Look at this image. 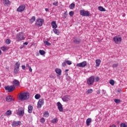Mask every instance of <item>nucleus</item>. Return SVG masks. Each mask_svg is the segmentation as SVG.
Returning a JSON list of instances; mask_svg holds the SVG:
<instances>
[{
    "mask_svg": "<svg viewBox=\"0 0 127 127\" xmlns=\"http://www.w3.org/2000/svg\"><path fill=\"white\" fill-rule=\"evenodd\" d=\"M29 93L28 92H24L23 93L21 94L19 98L22 101H25V100H28V98H29Z\"/></svg>",
    "mask_w": 127,
    "mask_h": 127,
    "instance_id": "f257e3e1",
    "label": "nucleus"
},
{
    "mask_svg": "<svg viewBox=\"0 0 127 127\" xmlns=\"http://www.w3.org/2000/svg\"><path fill=\"white\" fill-rule=\"evenodd\" d=\"M16 38L17 41H22V40H24L25 39V36L24 35V33L23 32H19L17 34Z\"/></svg>",
    "mask_w": 127,
    "mask_h": 127,
    "instance_id": "f03ea898",
    "label": "nucleus"
},
{
    "mask_svg": "<svg viewBox=\"0 0 127 127\" xmlns=\"http://www.w3.org/2000/svg\"><path fill=\"white\" fill-rule=\"evenodd\" d=\"M95 82V76L92 75L90 76L87 81V84H88V86H92L94 84V82Z\"/></svg>",
    "mask_w": 127,
    "mask_h": 127,
    "instance_id": "7ed1b4c3",
    "label": "nucleus"
},
{
    "mask_svg": "<svg viewBox=\"0 0 127 127\" xmlns=\"http://www.w3.org/2000/svg\"><path fill=\"white\" fill-rule=\"evenodd\" d=\"M113 40L116 44H119L122 42V37L120 35L116 36L114 37Z\"/></svg>",
    "mask_w": 127,
    "mask_h": 127,
    "instance_id": "20e7f679",
    "label": "nucleus"
},
{
    "mask_svg": "<svg viewBox=\"0 0 127 127\" xmlns=\"http://www.w3.org/2000/svg\"><path fill=\"white\" fill-rule=\"evenodd\" d=\"M44 22V19L38 18L36 20V25L37 26H42L43 25V23Z\"/></svg>",
    "mask_w": 127,
    "mask_h": 127,
    "instance_id": "39448f33",
    "label": "nucleus"
},
{
    "mask_svg": "<svg viewBox=\"0 0 127 127\" xmlns=\"http://www.w3.org/2000/svg\"><path fill=\"white\" fill-rule=\"evenodd\" d=\"M80 15H82V16H90V12H89V11L80 10Z\"/></svg>",
    "mask_w": 127,
    "mask_h": 127,
    "instance_id": "423d86ee",
    "label": "nucleus"
},
{
    "mask_svg": "<svg viewBox=\"0 0 127 127\" xmlns=\"http://www.w3.org/2000/svg\"><path fill=\"white\" fill-rule=\"evenodd\" d=\"M44 104V99L43 98L40 99L37 103V109H40L42 105Z\"/></svg>",
    "mask_w": 127,
    "mask_h": 127,
    "instance_id": "0eeeda50",
    "label": "nucleus"
},
{
    "mask_svg": "<svg viewBox=\"0 0 127 127\" xmlns=\"http://www.w3.org/2000/svg\"><path fill=\"white\" fill-rule=\"evenodd\" d=\"M4 88L6 91H8V92H12L14 90V89H15V86H14V85H12L10 86H6L4 87Z\"/></svg>",
    "mask_w": 127,
    "mask_h": 127,
    "instance_id": "6e6552de",
    "label": "nucleus"
},
{
    "mask_svg": "<svg viewBox=\"0 0 127 127\" xmlns=\"http://www.w3.org/2000/svg\"><path fill=\"white\" fill-rule=\"evenodd\" d=\"M25 9V5L24 4L21 5L19 6L18 8H17V11L18 12H22Z\"/></svg>",
    "mask_w": 127,
    "mask_h": 127,
    "instance_id": "1a4fd4ad",
    "label": "nucleus"
},
{
    "mask_svg": "<svg viewBox=\"0 0 127 127\" xmlns=\"http://www.w3.org/2000/svg\"><path fill=\"white\" fill-rule=\"evenodd\" d=\"M12 127H17L18 126H21V122L20 121H14L11 124Z\"/></svg>",
    "mask_w": 127,
    "mask_h": 127,
    "instance_id": "9d476101",
    "label": "nucleus"
},
{
    "mask_svg": "<svg viewBox=\"0 0 127 127\" xmlns=\"http://www.w3.org/2000/svg\"><path fill=\"white\" fill-rule=\"evenodd\" d=\"M13 86L14 87H18L19 85H20V82H19V81L17 79H14V80L12 81Z\"/></svg>",
    "mask_w": 127,
    "mask_h": 127,
    "instance_id": "9b49d317",
    "label": "nucleus"
},
{
    "mask_svg": "<svg viewBox=\"0 0 127 127\" xmlns=\"http://www.w3.org/2000/svg\"><path fill=\"white\" fill-rule=\"evenodd\" d=\"M87 65V62L86 61L83 62L82 63L77 64H76L77 67H85Z\"/></svg>",
    "mask_w": 127,
    "mask_h": 127,
    "instance_id": "f8f14e48",
    "label": "nucleus"
},
{
    "mask_svg": "<svg viewBox=\"0 0 127 127\" xmlns=\"http://www.w3.org/2000/svg\"><path fill=\"white\" fill-rule=\"evenodd\" d=\"M57 105H58V108L59 110L60 111V112H63V111H64L63 107L61 103L59 102L57 103Z\"/></svg>",
    "mask_w": 127,
    "mask_h": 127,
    "instance_id": "ddd939ff",
    "label": "nucleus"
},
{
    "mask_svg": "<svg viewBox=\"0 0 127 127\" xmlns=\"http://www.w3.org/2000/svg\"><path fill=\"white\" fill-rule=\"evenodd\" d=\"M73 42L75 44H80L81 43V39L79 38H76V37L73 38Z\"/></svg>",
    "mask_w": 127,
    "mask_h": 127,
    "instance_id": "4468645a",
    "label": "nucleus"
},
{
    "mask_svg": "<svg viewBox=\"0 0 127 127\" xmlns=\"http://www.w3.org/2000/svg\"><path fill=\"white\" fill-rule=\"evenodd\" d=\"M62 99L64 102H68V101H70V96L65 95L64 96Z\"/></svg>",
    "mask_w": 127,
    "mask_h": 127,
    "instance_id": "2eb2a0df",
    "label": "nucleus"
},
{
    "mask_svg": "<svg viewBox=\"0 0 127 127\" xmlns=\"http://www.w3.org/2000/svg\"><path fill=\"white\" fill-rule=\"evenodd\" d=\"M55 71L57 74V76H60L62 74V70L60 68H56Z\"/></svg>",
    "mask_w": 127,
    "mask_h": 127,
    "instance_id": "dca6fc26",
    "label": "nucleus"
},
{
    "mask_svg": "<svg viewBox=\"0 0 127 127\" xmlns=\"http://www.w3.org/2000/svg\"><path fill=\"white\" fill-rule=\"evenodd\" d=\"M33 111V107L31 105H29L28 107V112L29 114H31Z\"/></svg>",
    "mask_w": 127,
    "mask_h": 127,
    "instance_id": "f3484780",
    "label": "nucleus"
},
{
    "mask_svg": "<svg viewBox=\"0 0 127 127\" xmlns=\"http://www.w3.org/2000/svg\"><path fill=\"white\" fill-rule=\"evenodd\" d=\"M17 115L20 116V117H23V115H24V111L19 110L18 112H17Z\"/></svg>",
    "mask_w": 127,
    "mask_h": 127,
    "instance_id": "a211bd4d",
    "label": "nucleus"
},
{
    "mask_svg": "<svg viewBox=\"0 0 127 127\" xmlns=\"http://www.w3.org/2000/svg\"><path fill=\"white\" fill-rule=\"evenodd\" d=\"M51 25H52V27L54 29L57 28V27H58V26L56 24V21H53L52 22Z\"/></svg>",
    "mask_w": 127,
    "mask_h": 127,
    "instance_id": "6ab92c4d",
    "label": "nucleus"
},
{
    "mask_svg": "<svg viewBox=\"0 0 127 127\" xmlns=\"http://www.w3.org/2000/svg\"><path fill=\"white\" fill-rule=\"evenodd\" d=\"M6 102H11L12 101H13V99H12V97H11V96L9 95L7 97H6Z\"/></svg>",
    "mask_w": 127,
    "mask_h": 127,
    "instance_id": "aec40b11",
    "label": "nucleus"
},
{
    "mask_svg": "<svg viewBox=\"0 0 127 127\" xmlns=\"http://www.w3.org/2000/svg\"><path fill=\"white\" fill-rule=\"evenodd\" d=\"M3 3L6 5H10V1L9 0H3Z\"/></svg>",
    "mask_w": 127,
    "mask_h": 127,
    "instance_id": "412c9836",
    "label": "nucleus"
},
{
    "mask_svg": "<svg viewBox=\"0 0 127 127\" xmlns=\"http://www.w3.org/2000/svg\"><path fill=\"white\" fill-rule=\"evenodd\" d=\"M95 63H96V66L99 67V66H100V64H101V60L100 59L96 60L95 61Z\"/></svg>",
    "mask_w": 127,
    "mask_h": 127,
    "instance_id": "4be33fe9",
    "label": "nucleus"
},
{
    "mask_svg": "<svg viewBox=\"0 0 127 127\" xmlns=\"http://www.w3.org/2000/svg\"><path fill=\"white\" fill-rule=\"evenodd\" d=\"M92 122V119L91 118H88L86 120V126H87V127H89V126H90V123H91Z\"/></svg>",
    "mask_w": 127,
    "mask_h": 127,
    "instance_id": "5701e85b",
    "label": "nucleus"
},
{
    "mask_svg": "<svg viewBox=\"0 0 127 127\" xmlns=\"http://www.w3.org/2000/svg\"><path fill=\"white\" fill-rule=\"evenodd\" d=\"M53 31L55 34H57V35H59L60 34V31L56 28L54 29Z\"/></svg>",
    "mask_w": 127,
    "mask_h": 127,
    "instance_id": "b1692460",
    "label": "nucleus"
},
{
    "mask_svg": "<svg viewBox=\"0 0 127 127\" xmlns=\"http://www.w3.org/2000/svg\"><path fill=\"white\" fill-rule=\"evenodd\" d=\"M35 21V16H33L29 19L30 23H33Z\"/></svg>",
    "mask_w": 127,
    "mask_h": 127,
    "instance_id": "393cba45",
    "label": "nucleus"
},
{
    "mask_svg": "<svg viewBox=\"0 0 127 127\" xmlns=\"http://www.w3.org/2000/svg\"><path fill=\"white\" fill-rule=\"evenodd\" d=\"M0 49H1L4 52L5 51H7V50H8V47L3 46L0 48Z\"/></svg>",
    "mask_w": 127,
    "mask_h": 127,
    "instance_id": "a878e982",
    "label": "nucleus"
},
{
    "mask_svg": "<svg viewBox=\"0 0 127 127\" xmlns=\"http://www.w3.org/2000/svg\"><path fill=\"white\" fill-rule=\"evenodd\" d=\"M19 66H20V63L19 62H17L15 64L14 68H16L17 69H19Z\"/></svg>",
    "mask_w": 127,
    "mask_h": 127,
    "instance_id": "bb28decb",
    "label": "nucleus"
},
{
    "mask_svg": "<svg viewBox=\"0 0 127 127\" xmlns=\"http://www.w3.org/2000/svg\"><path fill=\"white\" fill-rule=\"evenodd\" d=\"M98 9L100 10V11H106V9H105L103 6H99Z\"/></svg>",
    "mask_w": 127,
    "mask_h": 127,
    "instance_id": "cd10ccee",
    "label": "nucleus"
},
{
    "mask_svg": "<svg viewBox=\"0 0 127 127\" xmlns=\"http://www.w3.org/2000/svg\"><path fill=\"white\" fill-rule=\"evenodd\" d=\"M51 123H52V124H57V123H58V119L57 118H56L52 120Z\"/></svg>",
    "mask_w": 127,
    "mask_h": 127,
    "instance_id": "c85d7f7f",
    "label": "nucleus"
},
{
    "mask_svg": "<svg viewBox=\"0 0 127 127\" xmlns=\"http://www.w3.org/2000/svg\"><path fill=\"white\" fill-rule=\"evenodd\" d=\"M5 116H10V115H11V111L7 110L5 112Z\"/></svg>",
    "mask_w": 127,
    "mask_h": 127,
    "instance_id": "c756f323",
    "label": "nucleus"
},
{
    "mask_svg": "<svg viewBox=\"0 0 127 127\" xmlns=\"http://www.w3.org/2000/svg\"><path fill=\"white\" fill-rule=\"evenodd\" d=\"M44 43L45 45H47V46H50L51 45V43L48 42V41H44Z\"/></svg>",
    "mask_w": 127,
    "mask_h": 127,
    "instance_id": "7c9ffc66",
    "label": "nucleus"
},
{
    "mask_svg": "<svg viewBox=\"0 0 127 127\" xmlns=\"http://www.w3.org/2000/svg\"><path fill=\"white\" fill-rule=\"evenodd\" d=\"M44 117L47 118L49 117V113L48 111H46L44 113Z\"/></svg>",
    "mask_w": 127,
    "mask_h": 127,
    "instance_id": "2f4dec72",
    "label": "nucleus"
},
{
    "mask_svg": "<svg viewBox=\"0 0 127 127\" xmlns=\"http://www.w3.org/2000/svg\"><path fill=\"white\" fill-rule=\"evenodd\" d=\"M69 7L70 9H73L75 7V3H72L69 5Z\"/></svg>",
    "mask_w": 127,
    "mask_h": 127,
    "instance_id": "473e14b6",
    "label": "nucleus"
},
{
    "mask_svg": "<svg viewBox=\"0 0 127 127\" xmlns=\"http://www.w3.org/2000/svg\"><path fill=\"white\" fill-rule=\"evenodd\" d=\"M93 93V89H89L86 91V94H92Z\"/></svg>",
    "mask_w": 127,
    "mask_h": 127,
    "instance_id": "72a5a7b5",
    "label": "nucleus"
},
{
    "mask_svg": "<svg viewBox=\"0 0 127 127\" xmlns=\"http://www.w3.org/2000/svg\"><path fill=\"white\" fill-rule=\"evenodd\" d=\"M39 53L40 55H44L45 54V51H44V50H40Z\"/></svg>",
    "mask_w": 127,
    "mask_h": 127,
    "instance_id": "f704fd0d",
    "label": "nucleus"
},
{
    "mask_svg": "<svg viewBox=\"0 0 127 127\" xmlns=\"http://www.w3.org/2000/svg\"><path fill=\"white\" fill-rule=\"evenodd\" d=\"M109 83H110V84L112 85V86H114V85H115V81L113 79H111L110 80Z\"/></svg>",
    "mask_w": 127,
    "mask_h": 127,
    "instance_id": "c9c22d12",
    "label": "nucleus"
},
{
    "mask_svg": "<svg viewBox=\"0 0 127 127\" xmlns=\"http://www.w3.org/2000/svg\"><path fill=\"white\" fill-rule=\"evenodd\" d=\"M40 94H36L35 96V98L36 99V100H38L40 98Z\"/></svg>",
    "mask_w": 127,
    "mask_h": 127,
    "instance_id": "e433bc0d",
    "label": "nucleus"
},
{
    "mask_svg": "<svg viewBox=\"0 0 127 127\" xmlns=\"http://www.w3.org/2000/svg\"><path fill=\"white\" fill-rule=\"evenodd\" d=\"M18 71H19V68L17 69L16 67H14V73L15 74H17V73H18Z\"/></svg>",
    "mask_w": 127,
    "mask_h": 127,
    "instance_id": "4c0bfd02",
    "label": "nucleus"
},
{
    "mask_svg": "<svg viewBox=\"0 0 127 127\" xmlns=\"http://www.w3.org/2000/svg\"><path fill=\"white\" fill-rule=\"evenodd\" d=\"M10 42H11V41H10V39H7L5 40V43L6 44H10Z\"/></svg>",
    "mask_w": 127,
    "mask_h": 127,
    "instance_id": "58836bf2",
    "label": "nucleus"
},
{
    "mask_svg": "<svg viewBox=\"0 0 127 127\" xmlns=\"http://www.w3.org/2000/svg\"><path fill=\"white\" fill-rule=\"evenodd\" d=\"M114 102L116 103V104H120V103H121V100L115 99Z\"/></svg>",
    "mask_w": 127,
    "mask_h": 127,
    "instance_id": "ea45409f",
    "label": "nucleus"
},
{
    "mask_svg": "<svg viewBox=\"0 0 127 127\" xmlns=\"http://www.w3.org/2000/svg\"><path fill=\"white\" fill-rule=\"evenodd\" d=\"M67 15H68V12H67V11H65L63 16V17H64V18H66Z\"/></svg>",
    "mask_w": 127,
    "mask_h": 127,
    "instance_id": "a19ab883",
    "label": "nucleus"
},
{
    "mask_svg": "<svg viewBox=\"0 0 127 127\" xmlns=\"http://www.w3.org/2000/svg\"><path fill=\"white\" fill-rule=\"evenodd\" d=\"M40 123H42V124H44V123H45V119L44 118H42L40 120Z\"/></svg>",
    "mask_w": 127,
    "mask_h": 127,
    "instance_id": "79ce46f5",
    "label": "nucleus"
},
{
    "mask_svg": "<svg viewBox=\"0 0 127 127\" xmlns=\"http://www.w3.org/2000/svg\"><path fill=\"white\" fill-rule=\"evenodd\" d=\"M65 63L67 64V65H71L72 64V62L70 61H65Z\"/></svg>",
    "mask_w": 127,
    "mask_h": 127,
    "instance_id": "37998d69",
    "label": "nucleus"
},
{
    "mask_svg": "<svg viewBox=\"0 0 127 127\" xmlns=\"http://www.w3.org/2000/svg\"><path fill=\"white\" fill-rule=\"evenodd\" d=\"M118 66H119V63L113 64L112 67L113 68H116V67H118Z\"/></svg>",
    "mask_w": 127,
    "mask_h": 127,
    "instance_id": "c03bdc74",
    "label": "nucleus"
},
{
    "mask_svg": "<svg viewBox=\"0 0 127 127\" xmlns=\"http://www.w3.org/2000/svg\"><path fill=\"white\" fill-rule=\"evenodd\" d=\"M95 82H98L100 80V77L99 76H96L95 78Z\"/></svg>",
    "mask_w": 127,
    "mask_h": 127,
    "instance_id": "a18cd8bd",
    "label": "nucleus"
},
{
    "mask_svg": "<svg viewBox=\"0 0 127 127\" xmlns=\"http://www.w3.org/2000/svg\"><path fill=\"white\" fill-rule=\"evenodd\" d=\"M69 14L70 16H73V15H74V12H73V11H71L69 12Z\"/></svg>",
    "mask_w": 127,
    "mask_h": 127,
    "instance_id": "49530a36",
    "label": "nucleus"
},
{
    "mask_svg": "<svg viewBox=\"0 0 127 127\" xmlns=\"http://www.w3.org/2000/svg\"><path fill=\"white\" fill-rule=\"evenodd\" d=\"M126 125H126V123H122V124H121L120 127H125Z\"/></svg>",
    "mask_w": 127,
    "mask_h": 127,
    "instance_id": "de8ad7c7",
    "label": "nucleus"
},
{
    "mask_svg": "<svg viewBox=\"0 0 127 127\" xmlns=\"http://www.w3.org/2000/svg\"><path fill=\"white\" fill-rule=\"evenodd\" d=\"M53 4V5H55V6H57V5H58V1L54 2Z\"/></svg>",
    "mask_w": 127,
    "mask_h": 127,
    "instance_id": "09e8293b",
    "label": "nucleus"
},
{
    "mask_svg": "<svg viewBox=\"0 0 127 127\" xmlns=\"http://www.w3.org/2000/svg\"><path fill=\"white\" fill-rule=\"evenodd\" d=\"M66 63V62L63 63L62 65L63 66V67L66 66V65H67V64Z\"/></svg>",
    "mask_w": 127,
    "mask_h": 127,
    "instance_id": "8fccbe9b",
    "label": "nucleus"
},
{
    "mask_svg": "<svg viewBox=\"0 0 127 127\" xmlns=\"http://www.w3.org/2000/svg\"><path fill=\"white\" fill-rule=\"evenodd\" d=\"M29 70L30 72H32V68H31V66H30L29 67Z\"/></svg>",
    "mask_w": 127,
    "mask_h": 127,
    "instance_id": "3c124183",
    "label": "nucleus"
},
{
    "mask_svg": "<svg viewBox=\"0 0 127 127\" xmlns=\"http://www.w3.org/2000/svg\"><path fill=\"white\" fill-rule=\"evenodd\" d=\"M22 69H23V70H25V65H22Z\"/></svg>",
    "mask_w": 127,
    "mask_h": 127,
    "instance_id": "603ef678",
    "label": "nucleus"
},
{
    "mask_svg": "<svg viewBox=\"0 0 127 127\" xmlns=\"http://www.w3.org/2000/svg\"><path fill=\"white\" fill-rule=\"evenodd\" d=\"M28 44V42H25V43H23V45H27Z\"/></svg>",
    "mask_w": 127,
    "mask_h": 127,
    "instance_id": "864d4df0",
    "label": "nucleus"
},
{
    "mask_svg": "<svg viewBox=\"0 0 127 127\" xmlns=\"http://www.w3.org/2000/svg\"><path fill=\"white\" fill-rule=\"evenodd\" d=\"M24 47V45H22L20 47V49H22V48H23Z\"/></svg>",
    "mask_w": 127,
    "mask_h": 127,
    "instance_id": "5fc2aeb1",
    "label": "nucleus"
},
{
    "mask_svg": "<svg viewBox=\"0 0 127 127\" xmlns=\"http://www.w3.org/2000/svg\"><path fill=\"white\" fill-rule=\"evenodd\" d=\"M49 9H48V8H45V11H49Z\"/></svg>",
    "mask_w": 127,
    "mask_h": 127,
    "instance_id": "6e6d98bb",
    "label": "nucleus"
},
{
    "mask_svg": "<svg viewBox=\"0 0 127 127\" xmlns=\"http://www.w3.org/2000/svg\"><path fill=\"white\" fill-rule=\"evenodd\" d=\"M26 67H28V68H29V67H30V66H29V64H26Z\"/></svg>",
    "mask_w": 127,
    "mask_h": 127,
    "instance_id": "4d7b16f0",
    "label": "nucleus"
},
{
    "mask_svg": "<svg viewBox=\"0 0 127 127\" xmlns=\"http://www.w3.org/2000/svg\"><path fill=\"white\" fill-rule=\"evenodd\" d=\"M68 71H69V69H66L65 70V72H68Z\"/></svg>",
    "mask_w": 127,
    "mask_h": 127,
    "instance_id": "13d9d810",
    "label": "nucleus"
},
{
    "mask_svg": "<svg viewBox=\"0 0 127 127\" xmlns=\"http://www.w3.org/2000/svg\"><path fill=\"white\" fill-rule=\"evenodd\" d=\"M111 127H116V125H113Z\"/></svg>",
    "mask_w": 127,
    "mask_h": 127,
    "instance_id": "bf43d9fd",
    "label": "nucleus"
},
{
    "mask_svg": "<svg viewBox=\"0 0 127 127\" xmlns=\"http://www.w3.org/2000/svg\"><path fill=\"white\" fill-rule=\"evenodd\" d=\"M50 78H54V76L51 75V76H50Z\"/></svg>",
    "mask_w": 127,
    "mask_h": 127,
    "instance_id": "052dcab7",
    "label": "nucleus"
},
{
    "mask_svg": "<svg viewBox=\"0 0 127 127\" xmlns=\"http://www.w3.org/2000/svg\"><path fill=\"white\" fill-rule=\"evenodd\" d=\"M1 54H2L1 50H0V55H1Z\"/></svg>",
    "mask_w": 127,
    "mask_h": 127,
    "instance_id": "680f3d73",
    "label": "nucleus"
},
{
    "mask_svg": "<svg viewBox=\"0 0 127 127\" xmlns=\"http://www.w3.org/2000/svg\"><path fill=\"white\" fill-rule=\"evenodd\" d=\"M102 92H103L104 94H105V90L104 89L102 90Z\"/></svg>",
    "mask_w": 127,
    "mask_h": 127,
    "instance_id": "e2e57ef3",
    "label": "nucleus"
},
{
    "mask_svg": "<svg viewBox=\"0 0 127 127\" xmlns=\"http://www.w3.org/2000/svg\"><path fill=\"white\" fill-rule=\"evenodd\" d=\"M97 94H100V91H99L98 92H97Z\"/></svg>",
    "mask_w": 127,
    "mask_h": 127,
    "instance_id": "0e129e2a",
    "label": "nucleus"
},
{
    "mask_svg": "<svg viewBox=\"0 0 127 127\" xmlns=\"http://www.w3.org/2000/svg\"><path fill=\"white\" fill-rule=\"evenodd\" d=\"M125 127H127V125H126Z\"/></svg>",
    "mask_w": 127,
    "mask_h": 127,
    "instance_id": "69168bd1",
    "label": "nucleus"
}]
</instances>
